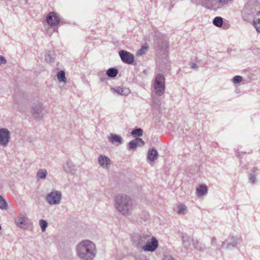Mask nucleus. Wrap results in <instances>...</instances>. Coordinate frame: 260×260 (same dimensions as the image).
I'll list each match as a JSON object with an SVG mask.
<instances>
[{
    "label": "nucleus",
    "mask_w": 260,
    "mask_h": 260,
    "mask_svg": "<svg viewBox=\"0 0 260 260\" xmlns=\"http://www.w3.org/2000/svg\"><path fill=\"white\" fill-rule=\"evenodd\" d=\"M260 0H248L245 5L242 15L244 20L248 21L253 18V25L256 31L260 33Z\"/></svg>",
    "instance_id": "nucleus-1"
},
{
    "label": "nucleus",
    "mask_w": 260,
    "mask_h": 260,
    "mask_svg": "<svg viewBox=\"0 0 260 260\" xmlns=\"http://www.w3.org/2000/svg\"><path fill=\"white\" fill-rule=\"evenodd\" d=\"M79 257L83 260H92L95 256L96 250L95 244L89 240H83L76 247Z\"/></svg>",
    "instance_id": "nucleus-2"
},
{
    "label": "nucleus",
    "mask_w": 260,
    "mask_h": 260,
    "mask_svg": "<svg viewBox=\"0 0 260 260\" xmlns=\"http://www.w3.org/2000/svg\"><path fill=\"white\" fill-rule=\"evenodd\" d=\"M114 207L120 214L129 215L133 211V202L129 197L125 194H118L114 198Z\"/></svg>",
    "instance_id": "nucleus-3"
},
{
    "label": "nucleus",
    "mask_w": 260,
    "mask_h": 260,
    "mask_svg": "<svg viewBox=\"0 0 260 260\" xmlns=\"http://www.w3.org/2000/svg\"><path fill=\"white\" fill-rule=\"evenodd\" d=\"M154 91L158 96H161L165 90V78L160 73L157 74L154 79L153 83Z\"/></svg>",
    "instance_id": "nucleus-4"
},
{
    "label": "nucleus",
    "mask_w": 260,
    "mask_h": 260,
    "mask_svg": "<svg viewBox=\"0 0 260 260\" xmlns=\"http://www.w3.org/2000/svg\"><path fill=\"white\" fill-rule=\"evenodd\" d=\"M61 198V192L55 190L48 193L45 197V200L50 205H56L60 203Z\"/></svg>",
    "instance_id": "nucleus-5"
},
{
    "label": "nucleus",
    "mask_w": 260,
    "mask_h": 260,
    "mask_svg": "<svg viewBox=\"0 0 260 260\" xmlns=\"http://www.w3.org/2000/svg\"><path fill=\"white\" fill-rule=\"evenodd\" d=\"M242 242V239L237 236H230L222 243L221 247L228 250H232Z\"/></svg>",
    "instance_id": "nucleus-6"
},
{
    "label": "nucleus",
    "mask_w": 260,
    "mask_h": 260,
    "mask_svg": "<svg viewBox=\"0 0 260 260\" xmlns=\"http://www.w3.org/2000/svg\"><path fill=\"white\" fill-rule=\"evenodd\" d=\"M149 238L150 236L145 234L135 236L133 238L135 246L138 249H142Z\"/></svg>",
    "instance_id": "nucleus-7"
},
{
    "label": "nucleus",
    "mask_w": 260,
    "mask_h": 260,
    "mask_svg": "<svg viewBox=\"0 0 260 260\" xmlns=\"http://www.w3.org/2000/svg\"><path fill=\"white\" fill-rule=\"evenodd\" d=\"M122 61L127 64H132L134 62L135 56L129 52L121 50L118 52Z\"/></svg>",
    "instance_id": "nucleus-8"
},
{
    "label": "nucleus",
    "mask_w": 260,
    "mask_h": 260,
    "mask_svg": "<svg viewBox=\"0 0 260 260\" xmlns=\"http://www.w3.org/2000/svg\"><path fill=\"white\" fill-rule=\"evenodd\" d=\"M10 132L5 128H0V145L5 147L6 146L10 139Z\"/></svg>",
    "instance_id": "nucleus-9"
},
{
    "label": "nucleus",
    "mask_w": 260,
    "mask_h": 260,
    "mask_svg": "<svg viewBox=\"0 0 260 260\" xmlns=\"http://www.w3.org/2000/svg\"><path fill=\"white\" fill-rule=\"evenodd\" d=\"M46 22L50 26H56L59 24L60 20L56 12H50L46 16Z\"/></svg>",
    "instance_id": "nucleus-10"
},
{
    "label": "nucleus",
    "mask_w": 260,
    "mask_h": 260,
    "mask_svg": "<svg viewBox=\"0 0 260 260\" xmlns=\"http://www.w3.org/2000/svg\"><path fill=\"white\" fill-rule=\"evenodd\" d=\"M158 246V241L155 238L152 237L150 241H149V239L147 240L142 249L144 251L153 252L157 248Z\"/></svg>",
    "instance_id": "nucleus-11"
},
{
    "label": "nucleus",
    "mask_w": 260,
    "mask_h": 260,
    "mask_svg": "<svg viewBox=\"0 0 260 260\" xmlns=\"http://www.w3.org/2000/svg\"><path fill=\"white\" fill-rule=\"evenodd\" d=\"M43 110L42 104L38 103L37 104H34L31 108V113L36 116V119H41L43 116V114L42 112Z\"/></svg>",
    "instance_id": "nucleus-12"
},
{
    "label": "nucleus",
    "mask_w": 260,
    "mask_h": 260,
    "mask_svg": "<svg viewBox=\"0 0 260 260\" xmlns=\"http://www.w3.org/2000/svg\"><path fill=\"white\" fill-rule=\"evenodd\" d=\"M144 145V142L141 138H137L131 141L128 145L127 148L129 151H134L136 150L138 146H142Z\"/></svg>",
    "instance_id": "nucleus-13"
},
{
    "label": "nucleus",
    "mask_w": 260,
    "mask_h": 260,
    "mask_svg": "<svg viewBox=\"0 0 260 260\" xmlns=\"http://www.w3.org/2000/svg\"><path fill=\"white\" fill-rule=\"evenodd\" d=\"M170 62L167 56L161 59L159 62V70L160 72H166L170 70Z\"/></svg>",
    "instance_id": "nucleus-14"
},
{
    "label": "nucleus",
    "mask_w": 260,
    "mask_h": 260,
    "mask_svg": "<svg viewBox=\"0 0 260 260\" xmlns=\"http://www.w3.org/2000/svg\"><path fill=\"white\" fill-rule=\"evenodd\" d=\"M27 218L23 214H19L14 219L15 223L19 228L25 229L26 228Z\"/></svg>",
    "instance_id": "nucleus-15"
},
{
    "label": "nucleus",
    "mask_w": 260,
    "mask_h": 260,
    "mask_svg": "<svg viewBox=\"0 0 260 260\" xmlns=\"http://www.w3.org/2000/svg\"><path fill=\"white\" fill-rule=\"evenodd\" d=\"M98 160L99 165L103 168L109 169L110 167L111 160L108 156L101 155L99 156Z\"/></svg>",
    "instance_id": "nucleus-16"
},
{
    "label": "nucleus",
    "mask_w": 260,
    "mask_h": 260,
    "mask_svg": "<svg viewBox=\"0 0 260 260\" xmlns=\"http://www.w3.org/2000/svg\"><path fill=\"white\" fill-rule=\"evenodd\" d=\"M63 170L67 173L74 175L76 172L75 166L71 161H67L62 164Z\"/></svg>",
    "instance_id": "nucleus-17"
},
{
    "label": "nucleus",
    "mask_w": 260,
    "mask_h": 260,
    "mask_svg": "<svg viewBox=\"0 0 260 260\" xmlns=\"http://www.w3.org/2000/svg\"><path fill=\"white\" fill-rule=\"evenodd\" d=\"M201 5L205 8L210 10H217L216 0H201Z\"/></svg>",
    "instance_id": "nucleus-18"
},
{
    "label": "nucleus",
    "mask_w": 260,
    "mask_h": 260,
    "mask_svg": "<svg viewBox=\"0 0 260 260\" xmlns=\"http://www.w3.org/2000/svg\"><path fill=\"white\" fill-rule=\"evenodd\" d=\"M158 156V152L156 149L152 148L148 150L147 157L149 161L153 162L157 158Z\"/></svg>",
    "instance_id": "nucleus-19"
},
{
    "label": "nucleus",
    "mask_w": 260,
    "mask_h": 260,
    "mask_svg": "<svg viewBox=\"0 0 260 260\" xmlns=\"http://www.w3.org/2000/svg\"><path fill=\"white\" fill-rule=\"evenodd\" d=\"M182 241L184 248L188 249L190 245V241L192 242V238L187 236L186 234H182L181 236Z\"/></svg>",
    "instance_id": "nucleus-20"
},
{
    "label": "nucleus",
    "mask_w": 260,
    "mask_h": 260,
    "mask_svg": "<svg viewBox=\"0 0 260 260\" xmlns=\"http://www.w3.org/2000/svg\"><path fill=\"white\" fill-rule=\"evenodd\" d=\"M234 0H216V6L218 9L228 7L231 5Z\"/></svg>",
    "instance_id": "nucleus-21"
},
{
    "label": "nucleus",
    "mask_w": 260,
    "mask_h": 260,
    "mask_svg": "<svg viewBox=\"0 0 260 260\" xmlns=\"http://www.w3.org/2000/svg\"><path fill=\"white\" fill-rule=\"evenodd\" d=\"M207 187L204 184H201L196 189V194L198 197H202L207 193Z\"/></svg>",
    "instance_id": "nucleus-22"
},
{
    "label": "nucleus",
    "mask_w": 260,
    "mask_h": 260,
    "mask_svg": "<svg viewBox=\"0 0 260 260\" xmlns=\"http://www.w3.org/2000/svg\"><path fill=\"white\" fill-rule=\"evenodd\" d=\"M109 140L113 144H115V143L122 144L123 142L121 137L116 134H111Z\"/></svg>",
    "instance_id": "nucleus-23"
},
{
    "label": "nucleus",
    "mask_w": 260,
    "mask_h": 260,
    "mask_svg": "<svg viewBox=\"0 0 260 260\" xmlns=\"http://www.w3.org/2000/svg\"><path fill=\"white\" fill-rule=\"evenodd\" d=\"M113 89L114 90L115 92L121 95H127L130 92L129 90L126 88L118 87L116 88Z\"/></svg>",
    "instance_id": "nucleus-24"
},
{
    "label": "nucleus",
    "mask_w": 260,
    "mask_h": 260,
    "mask_svg": "<svg viewBox=\"0 0 260 260\" xmlns=\"http://www.w3.org/2000/svg\"><path fill=\"white\" fill-rule=\"evenodd\" d=\"M177 207L178 210L177 211V214L179 215H184L187 213V208L185 205L179 204L177 205Z\"/></svg>",
    "instance_id": "nucleus-25"
},
{
    "label": "nucleus",
    "mask_w": 260,
    "mask_h": 260,
    "mask_svg": "<svg viewBox=\"0 0 260 260\" xmlns=\"http://www.w3.org/2000/svg\"><path fill=\"white\" fill-rule=\"evenodd\" d=\"M45 57L47 62L50 63L54 62L55 60V54L53 52L51 51L47 52L45 54Z\"/></svg>",
    "instance_id": "nucleus-26"
},
{
    "label": "nucleus",
    "mask_w": 260,
    "mask_h": 260,
    "mask_svg": "<svg viewBox=\"0 0 260 260\" xmlns=\"http://www.w3.org/2000/svg\"><path fill=\"white\" fill-rule=\"evenodd\" d=\"M118 70L114 68L109 69L106 72V75L110 78H114L118 74Z\"/></svg>",
    "instance_id": "nucleus-27"
},
{
    "label": "nucleus",
    "mask_w": 260,
    "mask_h": 260,
    "mask_svg": "<svg viewBox=\"0 0 260 260\" xmlns=\"http://www.w3.org/2000/svg\"><path fill=\"white\" fill-rule=\"evenodd\" d=\"M192 245L193 247L201 251H203L205 249V246L201 243H200L198 241L192 240Z\"/></svg>",
    "instance_id": "nucleus-28"
},
{
    "label": "nucleus",
    "mask_w": 260,
    "mask_h": 260,
    "mask_svg": "<svg viewBox=\"0 0 260 260\" xmlns=\"http://www.w3.org/2000/svg\"><path fill=\"white\" fill-rule=\"evenodd\" d=\"M212 23L215 26L221 27L223 25V18L220 16L215 17L213 19Z\"/></svg>",
    "instance_id": "nucleus-29"
},
{
    "label": "nucleus",
    "mask_w": 260,
    "mask_h": 260,
    "mask_svg": "<svg viewBox=\"0 0 260 260\" xmlns=\"http://www.w3.org/2000/svg\"><path fill=\"white\" fill-rule=\"evenodd\" d=\"M47 174V171L44 169L39 170L37 173V177L38 179H45Z\"/></svg>",
    "instance_id": "nucleus-30"
},
{
    "label": "nucleus",
    "mask_w": 260,
    "mask_h": 260,
    "mask_svg": "<svg viewBox=\"0 0 260 260\" xmlns=\"http://www.w3.org/2000/svg\"><path fill=\"white\" fill-rule=\"evenodd\" d=\"M57 77L58 81L60 82H66V78L65 72L63 71H60L57 74Z\"/></svg>",
    "instance_id": "nucleus-31"
},
{
    "label": "nucleus",
    "mask_w": 260,
    "mask_h": 260,
    "mask_svg": "<svg viewBox=\"0 0 260 260\" xmlns=\"http://www.w3.org/2000/svg\"><path fill=\"white\" fill-rule=\"evenodd\" d=\"M148 50V47L146 45H143L141 48L139 49L137 52V56H141L147 52Z\"/></svg>",
    "instance_id": "nucleus-32"
},
{
    "label": "nucleus",
    "mask_w": 260,
    "mask_h": 260,
    "mask_svg": "<svg viewBox=\"0 0 260 260\" xmlns=\"http://www.w3.org/2000/svg\"><path fill=\"white\" fill-rule=\"evenodd\" d=\"M8 208V205L5 200L0 195V209L6 210Z\"/></svg>",
    "instance_id": "nucleus-33"
},
{
    "label": "nucleus",
    "mask_w": 260,
    "mask_h": 260,
    "mask_svg": "<svg viewBox=\"0 0 260 260\" xmlns=\"http://www.w3.org/2000/svg\"><path fill=\"white\" fill-rule=\"evenodd\" d=\"M131 135L133 136H141L143 135V130L140 128L134 129L132 131Z\"/></svg>",
    "instance_id": "nucleus-34"
},
{
    "label": "nucleus",
    "mask_w": 260,
    "mask_h": 260,
    "mask_svg": "<svg viewBox=\"0 0 260 260\" xmlns=\"http://www.w3.org/2000/svg\"><path fill=\"white\" fill-rule=\"evenodd\" d=\"M39 224L41 228L42 231L44 232L47 227L48 223L46 220L41 219L39 221Z\"/></svg>",
    "instance_id": "nucleus-35"
},
{
    "label": "nucleus",
    "mask_w": 260,
    "mask_h": 260,
    "mask_svg": "<svg viewBox=\"0 0 260 260\" xmlns=\"http://www.w3.org/2000/svg\"><path fill=\"white\" fill-rule=\"evenodd\" d=\"M98 76H99L101 82H104L106 79V74L104 71H99L98 73Z\"/></svg>",
    "instance_id": "nucleus-36"
},
{
    "label": "nucleus",
    "mask_w": 260,
    "mask_h": 260,
    "mask_svg": "<svg viewBox=\"0 0 260 260\" xmlns=\"http://www.w3.org/2000/svg\"><path fill=\"white\" fill-rule=\"evenodd\" d=\"M242 77L241 76H238V75L234 76L233 77V78L232 79V81L235 84H238V83H240L242 81Z\"/></svg>",
    "instance_id": "nucleus-37"
},
{
    "label": "nucleus",
    "mask_w": 260,
    "mask_h": 260,
    "mask_svg": "<svg viewBox=\"0 0 260 260\" xmlns=\"http://www.w3.org/2000/svg\"><path fill=\"white\" fill-rule=\"evenodd\" d=\"M256 179L254 175L252 174H250L249 181L252 183H254L256 182Z\"/></svg>",
    "instance_id": "nucleus-38"
},
{
    "label": "nucleus",
    "mask_w": 260,
    "mask_h": 260,
    "mask_svg": "<svg viewBox=\"0 0 260 260\" xmlns=\"http://www.w3.org/2000/svg\"><path fill=\"white\" fill-rule=\"evenodd\" d=\"M211 244L214 246L217 245V239L215 237L212 238L211 240Z\"/></svg>",
    "instance_id": "nucleus-39"
},
{
    "label": "nucleus",
    "mask_w": 260,
    "mask_h": 260,
    "mask_svg": "<svg viewBox=\"0 0 260 260\" xmlns=\"http://www.w3.org/2000/svg\"><path fill=\"white\" fill-rule=\"evenodd\" d=\"M7 62V60L4 56L0 55V65L2 64H5Z\"/></svg>",
    "instance_id": "nucleus-40"
},
{
    "label": "nucleus",
    "mask_w": 260,
    "mask_h": 260,
    "mask_svg": "<svg viewBox=\"0 0 260 260\" xmlns=\"http://www.w3.org/2000/svg\"><path fill=\"white\" fill-rule=\"evenodd\" d=\"M190 64L191 69H192L194 70H196V71L198 70V67L196 63L192 62V63H190Z\"/></svg>",
    "instance_id": "nucleus-41"
},
{
    "label": "nucleus",
    "mask_w": 260,
    "mask_h": 260,
    "mask_svg": "<svg viewBox=\"0 0 260 260\" xmlns=\"http://www.w3.org/2000/svg\"><path fill=\"white\" fill-rule=\"evenodd\" d=\"M164 260H176L171 255L166 256L164 258Z\"/></svg>",
    "instance_id": "nucleus-42"
},
{
    "label": "nucleus",
    "mask_w": 260,
    "mask_h": 260,
    "mask_svg": "<svg viewBox=\"0 0 260 260\" xmlns=\"http://www.w3.org/2000/svg\"><path fill=\"white\" fill-rule=\"evenodd\" d=\"M245 154V152H236V155L238 157H240L242 155Z\"/></svg>",
    "instance_id": "nucleus-43"
},
{
    "label": "nucleus",
    "mask_w": 260,
    "mask_h": 260,
    "mask_svg": "<svg viewBox=\"0 0 260 260\" xmlns=\"http://www.w3.org/2000/svg\"><path fill=\"white\" fill-rule=\"evenodd\" d=\"M143 73H144L145 75H146V74H147V73H148V71H147V70H143Z\"/></svg>",
    "instance_id": "nucleus-44"
},
{
    "label": "nucleus",
    "mask_w": 260,
    "mask_h": 260,
    "mask_svg": "<svg viewBox=\"0 0 260 260\" xmlns=\"http://www.w3.org/2000/svg\"><path fill=\"white\" fill-rule=\"evenodd\" d=\"M53 29H54V31H56V32H57V31H58V28H57V27H54V28H53Z\"/></svg>",
    "instance_id": "nucleus-45"
}]
</instances>
